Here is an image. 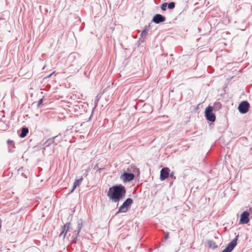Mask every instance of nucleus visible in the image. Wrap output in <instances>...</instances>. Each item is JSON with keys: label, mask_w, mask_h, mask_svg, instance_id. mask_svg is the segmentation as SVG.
<instances>
[{"label": "nucleus", "mask_w": 252, "mask_h": 252, "mask_svg": "<svg viewBox=\"0 0 252 252\" xmlns=\"http://www.w3.org/2000/svg\"><path fill=\"white\" fill-rule=\"evenodd\" d=\"M249 211L251 213H252V207L250 208Z\"/></svg>", "instance_id": "c85d7f7f"}, {"label": "nucleus", "mask_w": 252, "mask_h": 252, "mask_svg": "<svg viewBox=\"0 0 252 252\" xmlns=\"http://www.w3.org/2000/svg\"><path fill=\"white\" fill-rule=\"evenodd\" d=\"M213 108L212 106H209L205 109V117L207 120L214 122L216 120V116L213 113Z\"/></svg>", "instance_id": "7ed1b4c3"}, {"label": "nucleus", "mask_w": 252, "mask_h": 252, "mask_svg": "<svg viewBox=\"0 0 252 252\" xmlns=\"http://www.w3.org/2000/svg\"><path fill=\"white\" fill-rule=\"evenodd\" d=\"M170 169L167 167L162 168L160 171V179L163 181L169 176Z\"/></svg>", "instance_id": "1a4fd4ad"}, {"label": "nucleus", "mask_w": 252, "mask_h": 252, "mask_svg": "<svg viewBox=\"0 0 252 252\" xmlns=\"http://www.w3.org/2000/svg\"><path fill=\"white\" fill-rule=\"evenodd\" d=\"M167 4H168V3L166 2H164V3H162L161 5V10L163 11L166 10Z\"/></svg>", "instance_id": "aec40b11"}, {"label": "nucleus", "mask_w": 252, "mask_h": 252, "mask_svg": "<svg viewBox=\"0 0 252 252\" xmlns=\"http://www.w3.org/2000/svg\"><path fill=\"white\" fill-rule=\"evenodd\" d=\"M10 148L13 150V148H14V146L13 145V147L11 145L10 146Z\"/></svg>", "instance_id": "cd10ccee"}, {"label": "nucleus", "mask_w": 252, "mask_h": 252, "mask_svg": "<svg viewBox=\"0 0 252 252\" xmlns=\"http://www.w3.org/2000/svg\"><path fill=\"white\" fill-rule=\"evenodd\" d=\"M165 20V17L164 16L159 14H157L154 16L152 19V22L156 24H159L164 22Z\"/></svg>", "instance_id": "6e6552de"}, {"label": "nucleus", "mask_w": 252, "mask_h": 252, "mask_svg": "<svg viewBox=\"0 0 252 252\" xmlns=\"http://www.w3.org/2000/svg\"><path fill=\"white\" fill-rule=\"evenodd\" d=\"M54 73V72L52 73L51 74H50L49 75H48L46 77L47 78H49V77H51Z\"/></svg>", "instance_id": "bb28decb"}, {"label": "nucleus", "mask_w": 252, "mask_h": 252, "mask_svg": "<svg viewBox=\"0 0 252 252\" xmlns=\"http://www.w3.org/2000/svg\"><path fill=\"white\" fill-rule=\"evenodd\" d=\"M97 165H96L95 166H94L95 168H97Z\"/></svg>", "instance_id": "c756f323"}, {"label": "nucleus", "mask_w": 252, "mask_h": 252, "mask_svg": "<svg viewBox=\"0 0 252 252\" xmlns=\"http://www.w3.org/2000/svg\"><path fill=\"white\" fill-rule=\"evenodd\" d=\"M126 194L125 187L122 185H116L109 189L107 196L114 202H118L123 199Z\"/></svg>", "instance_id": "f257e3e1"}, {"label": "nucleus", "mask_w": 252, "mask_h": 252, "mask_svg": "<svg viewBox=\"0 0 252 252\" xmlns=\"http://www.w3.org/2000/svg\"><path fill=\"white\" fill-rule=\"evenodd\" d=\"M168 8L169 9H173L175 6V4L174 2H171L167 4Z\"/></svg>", "instance_id": "6ab92c4d"}, {"label": "nucleus", "mask_w": 252, "mask_h": 252, "mask_svg": "<svg viewBox=\"0 0 252 252\" xmlns=\"http://www.w3.org/2000/svg\"><path fill=\"white\" fill-rule=\"evenodd\" d=\"M101 170H102V169H101V168L99 169V172H100L101 171Z\"/></svg>", "instance_id": "2f4dec72"}, {"label": "nucleus", "mask_w": 252, "mask_h": 252, "mask_svg": "<svg viewBox=\"0 0 252 252\" xmlns=\"http://www.w3.org/2000/svg\"><path fill=\"white\" fill-rule=\"evenodd\" d=\"M170 177L173 178L174 180L176 179V177L174 176V172H172L170 174H169Z\"/></svg>", "instance_id": "5701e85b"}, {"label": "nucleus", "mask_w": 252, "mask_h": 252, "mask_svg": "<svg viewBox=\"0 0 252 252\" xmlns=\"http://www.w3.org/2000/svg\"><path fill=\"white\" fill-rule=\"evenodd\" d=\"M169 236V233H167L166 235H165L164 239H167L168 238Z\"/></svg>", "instance_id": "393cba45"}, {"label": "nucleus", "mask_w": 252, "mask_h": 252, "mask_svg": "<svg viewBox=\"0 0 252 252\" xmlns=\"http://www.w3.org/2000/svg\"><path fill=\"white\" fill-rule=\"evenodd\" d=\"M83 180V178L81 177L80 179L78 180H75V182H74L72 189L71 191V192H72L76 188L77 186H79V185L81 184Z\"/></svg>", "instance_id": "9b49d317"}, {"label": "nucleus", "mask_w": 252, "mask_h": 252, "mask_svg": "<svg viewBox=\"0 0 252 252\" xmlns=\"http://www.w3.org/2000/svg\"><path fill=\"white\" fill-rule=\"evenodd\" d=\"M27 172H26V170L24 169L23 167H22L18 170V173L26 178L27 177L26 174Z\"/></svg>", "instance_id": "2eb2a0df"}, {"label": "nucleus", "mask_w": 252, "mask_h": 252, "mask_svg": "<svg viewBox=\"0 0 252 252\" xmlns=\"http://www.w3.org/2000/svg\"><path fill=\"white\" fill-rule=\"evenodd\" d=\"M208 244L209 248H212L213 250H215L218 248V245L216 243L212 240L208 241Z\"/></svg>", "instance_id": "ddd939ff"}, {"label": "nucleus", "mask_w": 252, "mask_h": 252, "mask_svg": "<svg viewBox=\"0 0 252 252\" xmlns=\"http://www.w3.org/2000/svg\"><path fill=\"white\" fill-rule=\"evenodd\" d=\"M58 137V135L53 137V138L48 139L46 142L45 144L47 146H49L52 143H55V140Z\"/></svg>", "instance_id": "4468645a"}, {"label": "nucleus", "mask_w": 252, "mask_h": 252, "mask_svg": "<svg viewBox=\"0 0 252 252\" xmlns=\"http://www.w3.org/2000/svg\"><path fill=\"white\" fill-rule=\"evenodd\" d=\"M250 108V104L247 101H243L241 102L238 106V110L242 114L246 113Z\"/></svg>", "instance_id": "20e7f679"}, {"label": "nucleus", "mask_w": 252, "mask_h": 252, "mask_svg": "<svg viewBox=\"0 0 252 252\" xmlns=\"http://www.w3.org/2000/svg\"><path fill=\"white\" fill-rule=\"evenodd\" d=\"M76 240H77V236H76V237H75V238L73 239L72 242H73V243H76Z\"/></svg>", "instance_id": "a878e982"}, {"label": "nucleus", "mask_w": 252, "mask_h": 252, "mask_svg": "<svg viewBox=\"0 0 252 252\" xmlns=\"http://www.w3.org/2000/svg\"><path fill=\"white\" fill-rule=\"evenodd\" d=\"M147 33H148V32H147V30L146 29H144L142 32H141V38H145L147 35Z\"/></svg>", "instance_id": "a211bd4d"}, {"label": "nucleus", "mask_w": 252, "mask_h": 252, "mask_svg": "<svg viewBox=\"0 0 252 252\" xmlns=\"http://www.w3.org/2000/svg\"><path fill=\"white\" fill-rule=\"evenodd\" d=\"M215 107L218 109H220L221 107V104L220 102H217L215 103Z\"/></svg>", "instance_id": "412c9836"}, {"label": "nucleus", "mask_w": 252, "mask_h": 252, "mask_svg": "<svg viewBox=\"0 0 252 252\" xmlns=\"http://www.w3.org/2000/svg\"><path fill=\"white\" fill-rule=\"evenodd\" d=\"M29 132V129L27 127H23L21 130V133L20 135V136L21 138L25 137L27 133Z\"/></svg>", "instance_id": "f8f14e48"}, {"label": "nucleus", "mask_w": 252, "mask_h": 252, "mask_svg": "<svg viewBox=\"0 0 252 252\" xmlns=\"http://www.w3.org/2000/svg\"><path fill=\"white\" fill-rule=\"evenodd\" d=\"M82 227H83L82 220H79L78 221V224H77V235L79 234V233H80L81 229L82 228Z\"/></svg>", "instance_id": "dca6fc26"}, {"label": "nucleus", "mask_w": 252, "mask_h": 252, "mask_svg": "<svg viewBox=\"0 0 252 252\" xmlns=\"http://www.w3.org/2000/svg\"><path fill=\"white\" fill-rule=\"evenodd\" d=\"M249 213L248 211H244L241 215L240 221L242 224H246L249 222L250 220L249 218Z\"/></svg>", "instance_id": "0eeeda50"}, {"label": "nucleus", "mask_w": 252, "mask_h": 252, "mask_svg": "<svg viewBox=\"0 0 252 252\" xmlns=\"http://www.w3.org/2000/svg\"><path fill=\"white\" fill-rule=\"evenodd\" d=\"M134 178V175L132 173L125 172L121 176V179L124 182L132 181Z\"/></svg>", "instance_id": "423d86ee"}, {"label": "nucleus", "mask_w": 252, "mask_h": 252, "mask_svg": "<svg viewBox=\"0 0 252 252\" xmlns=\"http://www.w3.org/2000/svg\"><path fill=\"white\" fill-rule=\"evenodd\" d=\"M75 58L76 54L75 53H71L68 57L69 60H74Z\"/></svg>", "instance_id": "4be33fe9"}, {"label": "nucleus", "mask_w": 252, "mask_h": 252, "mask_svg": "<svg viewBox=\"0 0 252 252\" xmlns=\"http://www.w3.org/2000/svg\"><path fill=\"white\" fill-rule=\"evenodd\" d=\"M238 237L239 235H237L236 237L228 244L227 246L222 252H231L237 245V241Z\"/></svg>", "instance_id": "39448f33"}, {"label": "nucleus", "mask_w": 252, "mask_h": 252, "mask_svg": "<svg viewBox=\"0 0 252 252\" xmlns=\"http://www.w3.org/2000/svg\"><path fill=\"white\" fill-rule=\"evenodd\" d=\"M97 165H96L95 166H94L95 168H97Z\"/></svg>", "instance_id": "7c9ffc66"}, {"label": "nucleus", "mask_w": 252, "mask_h": 252, "mask_svg": "<svg viewBox=\"0 0 252 252\" xmlns=\"http://www.w3.org/2000/svg\"><path fill=\"white\" fill-rule=\"evenodd\" d=\"M70 222L66 223L63 226L62 232L60 234V236H63V239H64L69 228Z\"/></svg>", "instance_id": "9d476101"}, {"label": "nucleus", "mask_w": 252, "mask_h": 252, "mask_svg": "<svg viewBox=\"0 0 252 252\" xmlns=\"http://www.w3.org/2000/svg\"><path fill=\"white\" fill-rule=\"evenodd\" d=\"M43 102V99L41 98L39 100V101H38V104H37V106H39L40 104H41Z\"/></svg>", "instance_id": "b1692460"}, {"label": "nucleus", "mask_w": 252, "mask_h": 252, "mask_svg": "<svg viewBox=\"0 0 252 252\" xmlns=\"http://www.w3.org/2000/svg\"><path fill=\"white\" fill-rule=\"evenodd\" d=\"M133 202V200L131 198H128L126 199V200L123 203L122 206L119 208L118 212L116 214H119L121 213H126V212L128 208L130 207V205L132 204Z\"/></svg>", "instance_id": "f03ea898"}, {"label": "nucleus", "mask_w": 252, "mask_h": 252, "mask_svg": "<svg viewBox=\"0 0 252 252\" xmlns=\"http://www.w3.org/2000/svg\"><path fill=\"white\" fill-rule=\"evenodd\" d=\"M13 143H14V142H13V141L10 140L9 139H8L7 140V144L8 145V151H9V152L12 153V152H13V150L10 148V146L11 145L13 147Z\"/></svg>", "instance_id": "f3484780"}]
</instances>
